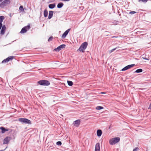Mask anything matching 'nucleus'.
I'll use <instances>...</instances> for the list:
<instances>
[{"label":"nucleus","mask_w":151,"mask_h":151,"mask_svg":"<svg viewBox=\"0 0 151 151\" xmlns=\"http://www.w3.org/2000/svg\"><path fill=\"white\" fill-rule=\"evenodd\" d=\"M120 140L119 137H115L110 139L109 140V143L111 145H114L118 142Z\"/></svg>","instance_id":"1"},{"label":"nucleus","mask_w":151,"mask_h":151,"mask_svg":"<svg viewBox=\"0 0 151 151\" xmlns=\"http://www.w3.org/2000/svg\"><path fill=\"white\" fill-rule=\"evenodd\" d=\"M88 45L87 42H85L83 43L79 48L78 50L82 52H84L85 50L86 49Z\"/></svg>","instance_id":"2"},{"label":"nucleus","mask_w":151,"mask_h":151,"mask_svg":"<svg viewBox=\"0 0 151 151\" xmlns=\"http://www.w3.org/2000/svg\"><path fill=\"white\" fill-rule=\"evenodd\" d=\"M11 1L10 0H4L0 4V6L1 8H4L5 6L10 4Z\"/></svg>","instance_id":"3"},{"label":"nucleus","mask_w":151,"mask_h":151,"mask_svg":"<svg viewBox=\"0 0 151 151\" xmlns=\"http://www.w3.org/2000/svg\"><path fill=\"white\" fill-rule=\"evenodd\" d=\"M38 83L41 85L43 86H48L50 85V82L47 80H42L38 82Z\"/></svg>","instance_id":"4"},{"label":"nucleus","mask_w":151,"mask_h":151,"mask_svg":"<svg viewBox=\"0 0 151 151\" xmlns=\"http://www.w3.org/2000/svg\"><path fill=\"white\" fill-rule=\"evenodd\" d=\"M19 120L21 122L26 124H31V121L26 118H20Z\"/></svg>","instance_id":"5"},{"label":"nucleus","mask_w":151,"mask_h":151,"mask_svg":"<svg viewBox=\"0 0 151 151\" xmlns=\"http://www.w3.org/2000/svg\"><path fill=\"white\" fill-rule=\"evenodd\" d=\"M30 28L29 26H27L24 27L22 29L20 33H24L26 32L27 30L29 29Z\"/></svg>","instance_id":"6"},{"label":"nucleus","mask_w":151,"mask_h":151,"mask_svg":"<svg viewBox=\"0 0 151 151\" xmlns=\"http://www.w3.org/2000/svg\"><path fill=\"white\" fill-rule=\"evenodd\" d=\"M135 65L134 64H132L131 65H129L124 68H123V69H122L121 70L122 71H125L126 70H127L132 67H133Z\"/></svg>","instance_id":"7"},{"label":"nucleus","mask_w":151,"mask_h":151,"mask_svg":"<svg viewBox=\"0 0 151 151\" xmlns=\"http://www.w3.org/2000/svg\"><path fill=\"white\" fill-rule=\"evenodd\" d=\"M65 45H62L58 47L57 48L55 49V50L56 51H59L60 50H61L62 48H65Z\"/></svg>","instance_id":"8"},{"label":"nucleus","mask_w":151,"mask_h":151,"mask_svg":"<svg viewBox=\"0 0 151 151\" xmlns=\"http://www.w3.org/2000/svg\"><path fill=\"white\" fill-rule=\"evenodd\" d=\"M13 58V56H10L9 57H8L6 59H4L3 61H2V63H6L9 62L10 60H12Z\"/></svg>","instance_id":"9"},{"label":"nucleus","mask_w":151,"mask_h":151,"mask_svg":"<svg viewBox=\"0 0 151 151\" xmlns=\"http://www.w3.org/2000/svg\"><path fill=\"white\" fill-rule=\"evenodd\" d=\"M11 138L10 137H7L5 138L4 140L3 144H7L9 142Z\"/></svg>","instance_id":"10"},{"label":"nucleus","mask_w":151,"mask_h":151,"mask_svg":"<svg viewBox=\"0 0 151 151\" xmlns=\"http://www.w3.org/2000/svg\"><path fill=\"white\" fill-rule=\"evenodd\" d=\"M70 29H69L68 30H66L63 34L62 37L63 38H65L66 37L67 35L68 34L70 30Z\"/></svg>","instance_id":"11"},{"label":"nucleus","mask_w":151,"mask_h":151,"mask_svg":"<svg viewBox=\"0 0 151 151\" xmlns=\"http://www.w3.org/2000/svg\"><path fill=\"white\" fill-rule=\"evenodd\" d=\"M2 28L1 31V35H3L6 29V27L4 25L3 26L2 25Z\"/></svg>","instance_id":"12"},{"label":"nucleus","mask_w":151,"mask_h":151,"mask_svg":"<svg viewBox=\"0 0 151 151\" xmlns=\"http://www.w3.org/2000/svg\"><path fill=\"white\" fill-rule=\"evenodd\" d=\"M95 151H100V144L99 143L96 144L95 145Z\"/></svg>","instance_id":"13"},{"label":"nucleus","mask_w":151,"mask_h":151,"mask_svg":"<svg viewBox=\"0 0 151 151\" xmlns=\"http://www.w3.org/2000/svg\"><path fill=\"white\" fill-rule=\"evenodd\" d=\"M80 121L79 120H77L75 121L73 124L76 127H78L80 124Z\"/></svg>","instance_id":"14"},{"label":"nucleus","mask_w":151,"mask_h":151,"mask_svg":"<svg viewBox=\"0 0 151 151\" xmlns=\"http://www.w3.org/2000/svg\"><path fill=\"white\" fill-rule=\"evenodd\" d=\"M4 17L3 16H1L0 17V29H1L2 27V22L3 20L4 19Z\"/></svg>","instance_id":"15"},{"label":"nucleus","mask_w":151,"mask_h":151,"mask_svg":"<svg viewBox=\"0 0 151 151\" xmlns=\"http://www.w3.org/2000/svg\"><path fill=\"white\" fill-rule=\"evenodd\" d=\"M102 133V131L100 129L97 130V136L98 137H100L101 136Z\"/></svg>","instance_id":"16"},{"label":"nucleus","mask_w":151,"mask_h":151,"mask_svg":"<svg viewBox=\"0 0 151 151\" xmlns=\"http://www.w3.org/2000/svg\"><path fill=\"white\" fill-rule=\"evenodd\" d=\"M53 12L52 11H50L49 12V14L48 16V19H50L52 17Z\"/></svg>","instance_id":"17"},{"label":"nucleus","mask_w":151,"mask_h":151,"mask_svg":"<svg viewBox=\"0 0 151 151\" xmlns=\"http://www.w3.org/2000/svg\"><path fill=\"white\" fill-rule=\"evenodd\" d=\"M0 129L1 130V132L3 133H4L6 131H8V129H6L2 127H1Z\"/></svg>","instance_id":"18"},{"label":"nucleus","mask_w":151,"mask_h":151,"mask_svg":"<svg viewBox=\"0 0 151 151\" xmlns=\"http://www.w3.org/2000/svg\"><path fill=\"white\" fill-rule=\"evenodd\" d=\"M48 6L50 8L52 9L54 8L55 6V5L54 4H50Z\"/></svg>","instance_id":"19"},{"label":"nucleus","mask_w":151,"mask_h":151,"mask_svg":"<svg viewBox=\"0 0 151 151\" xmlns=\"http://www.w3.org/2000/svg\"><path fill=\"white\" fill-rule=\"evenodd\" d=\"M63 5V4L62 3H60L57 5V7L59 8H61Z\"/></svg>","instance_id":"20"},{"label":"nucleus","mask_w":151,"mask_h":151,"mask_svg":"<svg viewBox=\"0 0 151 151\" xmlns=\"http://www.w3.org/2000/svg\"><path fill=\"white\" fill-rule=\"evenodd\" d=\"M44 16L45 17H46L48 15V12L46 10H45L44 12Z\"/></svg>","instance_id":"21"},{"label":"nucleus","mask_w":151,"mask_h":151,"mask_svg":"<svg viewBox=\"0 0 151 151\" xmlns=\"http://www.w3.org/2000/svg\"><path fill=\"white\" fill-rule=\"evenodd\" d=\"M67 83H68V85L69 86H71L73 85V83L71 81H68Z\"/></svg>","instance_id":"22"},{"label":"nucleus","mask_w":151,"mask_h":151,"mask_svg":"<svg viewBox=\"0 0 151 151\" xmlns=\"http://www.w3.org/2000/svg\"><path fill=\"white\" fill-rule=\"evenodd\" d=\"M142 71V70L141 69H137L136 70V71H135V72L137 73H139L141 72Z\"/></svg>","instance_id":"23"},{"label":"nucleus","mask_w":151,"mask_h":151,"mask_svg":"<svg viewBox=\"0 0 151 151\" xmlns=\"http://www.w3.org/2000/svg\"><path fill=\"white\" fill-rule=\"evenodd\" d=\"M96 109L98 110H100L103 109V107L102 106H99L96 107Z\"/></svg>","instance_id":"24"},{"label":"nucleus","mask_w":151,"mask_h":151,"mask_svg":"<svg viewBox=\"0 0 151 151\" xmlns=\"http://www.w3.org/2000/svg\"><path fill=\"white\" fill-rule=\"evenodd\" d=\"M148 0H139V2H142L144 3H146L147 2Z\"/></svg>","instance_id":"25"},{"label":"nucleus","mask_w":151,"mask_h":151,"mask_svg":"<svg viewBox=\"0 0 151 151\" xmlns=\"http://www.w3.org/2000/svg\"><path fill=\"white\" fill-rule=\"evenodd\" d=\"M62 144V143L60 141H58L56 142V145H61Z\"/></svg>","instance_id":"26"},{"label":"nucleus","mask_w":151,"mask_h":151,"mask_svg":"<svg viewBox=\"0 0 151 151\" xmlns=\"http://www.w3.org/2000/svg\"><path fill=\"white\" fill-rule=\"evenodd\" d=\"M19 9L20 10L22 11H24V9L23 8V7L22 6H21L19 8Z\"/></svg>","instance_id":"27"},{"label":"nucleus","mask_w":151,"mask_h":151,"mask_svg":"<svg viewBox=\"0 0 151 151\" xmlns=\"http://www.w3.org/2000/svg\"><path fill=\"white\" fill-rule=\"evenodd\" d=\"M117 48H118L117 47H116V48H114V49H112L110 51V52H113Z\"/></svg>","instance_id":"28"},{"label":"nucleus","mask_w":151,"mask_h":151,"mask_svg":"<svg viewBox=\"0 0 151 151\" xmlns=\"http://www.w3.org/2000/svg\"><path fill=\"white\" fill-rule=\"evenodd\" d=\"M136 12L134 11H132L130 12L129 14H134L136 13Z\"/></svg>","instance_id":"29"},{"label":"nucleus","mask_w":151,"mask_h":151,"mask_svg":"<svg viewBox=\"0 0 151 151\" xmlns=\"http://www.w3.org/2000/svg\"><path fill=\"white\" fill-rule=\"evenodd\" d=\"M52 37H49V39L48 40V41H50L52 40Z\"/></svg>","instance_id":"30"},{"label":"nucleus","mask_w":151,"mask_h":151,"mask_svg":"<svg viewBox=\"0 0 151 151\" xmlns=\"http://www.w3.org/2000/svg\"><path fill=\"white\" fill-rule=\"evenodd\" d=\"M61 1H70V0H60Z\"/></svg>","instance_id":"31"},{"label":"nucleus","mask_w":151,"mask_h":151,"mask_svg":"<svg viewBox=\"0 0 151 151\" xmlns=\"http://www.w3.org/2000/svg\"><path fill=\"white\" fill-rule=\"evenodd\" d=\"M138 149L137 148H135V149H134L133 151H137V150Z\"/></svg>","instance_id":"32"},{"label":"nucleus","mask_w":151,"mask_h":151,"mask_svg":"<svg viewBox=\"0 0 151 151\" xmlns=\"http://www.w3.org/2000/svg\"><path fill=\"white\" fill-rule=\"evenodd\" d=\"M148 109H151V104H150V106H149L148 108Z\"/></svg>","instance_id":"33"},{"label":"nucleus","mask_w":151,"mask_h":151,"mask_svg":"<svg viewBox=\"0 0 151 151\" xmlns=\"http://www.w3.org/2000/svg\"><path fill=\"white\" fill-rule=\"evenodd\" d=\"M144 59H145V60H147V59L146 58H144Z\"/></svg>","instance_id":"34"},{"label":"nucleus","mask_w":151,"mask_h":151,"mask_svg":"<svg viewBox=\"0 0 151 151\" xmlns=\"http://www.w3.org/2000/svg\"><path fill=\"white\" fill-rule=\"evenodd\" d=\"M2 0H0V2H1Z\"/></svg>","instance_id":"35"},{"label":"nucleus","mask_w":151,"mask_h":151,"mask_svg":"<svg viewBox=\"0 0 151 151\" xmlns=\"http://www.w3.org/2000/svg\"><path fill=\"white\" fill-rule=\"evenodd\" d=\"M104 93V92H101V93Z\"/></svg>","instance_id":"36"},{"label":"nucleus","mask_w":151,"mask_h":151,"mask_svg":"<svg viewBox=\"0 0 151 151\" xmlns=\"http://www.w3.org/2000/svg\"><path fill=\"white\" fill-rule=\"evenodd\" d=\"M6 148H7V147H6V148H5V149H4V150H5V149H6Z\"/></svg>","instance_id":"37"},{"label":"nucleus","mask_w":151,"mask_h":151,"mask_svg":"<svg viewBox=\"0 0 151 151\" xmlns=\"http://www.w3.org/2000/svg\"><path fill=\"white\" fill-rule=\"evenodd\" d=\"M6 148H7V147H6V148H5V149H4V150H5V149H6Z\"/></svg>","instance_id":"38"},{"label":"nucleus","mask_w":151,"mask_h":151,"mask_svg":"<svg viewBox=\"0 0 151 151\" xmlns=\"http://www.w3.org/2000/svg\"><path fill=\"white\" fill-rule=\"evenodd\" d=\"M6 148H7V147H6V148H5V149H4V150H5V149H6Z\"/></svg>","instance_id":"39"},{"label":"nucleus","mask_w":151,"mask_h":151,"mask_svg":"<svg viewBox=\"0 0 151 151\" xmlns=\"http://www.w3.org/2000/svg\"><path fill=\"white\" fill-rule=\"evenodd\" d=\"M6 148H7V147H6V148H5V149H4V150H5V149H6Z\"/></svg>","instance_id":"40"},{"label":"nucleus","mask_w":151,"mask_h":151,"mask_svg":"<svg viewBox=\"0 0 151 151\" xmlns=\"http://www.w3.org/2000/svg\"><path fill=\"white\" fill-rule=\"evenodd\" d=\"M115 37L113 36V37Z\"/></svg>","instance_id":"41"}]
</instances>
